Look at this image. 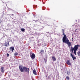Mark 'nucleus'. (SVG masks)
Instances as JSON below:
<instances>
[{"mask_svg":"<svg viewBox=\"0 0 80 80\" xmlns=\"http://www.w3.org/2000/svg\"><path fill=\"white\" fill-rule=\"evenodd\" d=\"M66 78L67 79V80H69L70 79V78H69V77L68 76H67Z\"/></svg>","mask_w":80,"mask_h":80,"instance_id":"14","label":"nucleus"},{"mask_svg":"<svg viewBox=\"0 0 80 80\" xmlns=\"http://www.w3.org/2000/svg\"><path fill=\"white\" fill-rule=\"evenodd\" d=\"M44 61L45 60L46 63V62H47V59H45V58H44Z\"/></svg>","mask_w":80,"mask_h":80,"instance_id":"17","label":"nucleus"},{"mask_svg":"<svg viewBox=\"0 0 80 80\" xmlns=\"http://www.w3.org/2000/svg\"><path fill=\"white\" fill-rule=\"evenodd\" d=\"M7 56L8 57H9V54L8 53L7 54Z\"/></svg>","mask_w":80,"mask_h":80,"instance_id":"18","label":"nucleus"},{"mask_svg":"<svg viewBox=\"0 0 80 80\" xmlns=\"http://www.w3.org/2000/svg\"><path fill=\"white\" fill-rule=\"evenodd\" d=\"M62 42H63V43H65L66 44H68V46L70 49V51H71L72 53H74L75 55H77V51L78 49L79 45H75L74 47L73 48V47L72 46L71 42H70V41H69L66 35H65V33L64 34V36L62 38Z\"/></svg>","mask_w":80,"mask_h":80,"instance_id":"1","label":"nucleus"},{"mask_svg":"<svg viewBox=\"0 0 80 80\" xmlns=\"http://www.w3.org/2000/svg\"><path fill=\"white\" fill-rule=\"evenodd\" d=\"M33 73L35 75H37V73L36 72V70L35 69H34L33 70Z\"/></svg>","mask_w":80,"mask_h":80,"instance_id":"8","label":"nucleus"},{"mask_svg":"<svg viewBox=\"0 0 80 80\" xmlns=\"http://www.w3.org/2000/svg\"><path fill=\"white\" fill-rule=\"evenodd\" d=\"M40 53L41 54H42V53H44V51L43 50H41Z\"/></svg>","mask_w":80,"mask_h":80,"instance_id":"11","label":"nucleus"},{"mask_svg":"<svg viewBox=\"0 0 80 80\" xmlns=\"http://www.w3.org/2000/svg\"><path fill=\"white\" fill-rule=\"evenodd\" d=\"M19 68L20 71L21 72H26V73H28V74H29V73H30L29 70L30 69L29 68H27L26 67H24L23 68L22 66H19Z\"/></svg>","mask_w":80,"mask_h":80,"instance_id":"2","label":"nucleus"},{"mask_svg":"<svg viewBox=\"0 0 80 80\" xmlns=\"http://www.w3.org/2000/svg\"><path fill=\"white\" fill-rule=\"evenodd\" d=\"M4 45L5 46V47H9L10 46L9 42H5L4 44Z\"/></svg>","mask_w":80,"mask_h":80,"instance_id":"6","label":"nucleus"},{"mask_svg":"<svg viewBox=\"0 0 80 80\" xmlns=\"http://www.w3.org/2000/svg\"><path fill=\"white\" fill-rule=\"evenodd\" d=\"M62 33H63V32H65V31L64 30V29H62Z\"/></svg>","mask_w":80,"mask_h":80,"instance_id":"16","label":"nucleus"},{"mask_svg":"<svg viewBox=\"0 0 80 80\" xmlns=\"http://www.w3.org/2000/svg\"><path fill=\"white\" fill-rule=\"evenodd\" d=\"M21 31H22V32H24L25 29H24V28H22L21 29Z\"/></svg>","mask_w":80,"mask_h":80,"instance_id":"15","label":"nucleus"},{"mask_svg":"<svg viewBox=\"0 0 80 80\" xmlns=\"http://www.w3.org/2000/svg\"><path fill=\"white\" fill-rule=\"evenodd\" d=\"M1 72L2 73H3L5 71H4V67H1Z\"/></svg>","mask_w":80,"mask_h":80,"instance_id":"5","label":"nucleus"},{"mask_svg":"<svg viewBox=\"0 0 80 80\" xmlns=\"http://www.w3.org/2000/svg\"><path fill=\"white\" fill-rule=\"evenodd\" d=\"M62 35L63 36V35H64V32H62Z\"/></svg>","mask_w":80,"mask_h":80,"instance_id":"21","label":"nucleus"},{"mask_svg":"<svg viewBox=\"0 0 80 80\" xmlns=\"http://www.w3.org/2000/svg\"><path fill=\"white\" fill-rule=\"evenodd\" d=\"M30 57L32 59H34L35 58V55L33 53L32 55H30Z\"/></svg>","mask_w":80,"mask_h":80,"instance_id":"4","label":"nucleus"},{"mask_svg":"<svg viewBox=\"0 0 80 80\" xmlns=\"http://www.w3.org/2000/svg\"><path fill=\"white\" fill-rule=\"evenodd\" d=\"M73 38H72V41L73 42Z\"/></svg>","mask_w":80,"mask_h":80,"instance_id":"22","label":"nucleus"},{"mask_svg":"<svg viewBox=\"0 0 80 80\" xmlns=\"http://www.w3.org/2000/svg\"><path fill=\"white\" fill-rule=\"evenodd\" d=\"M77 53H78V56H80V51H78V52Z\"/></svg>","mask_w":80,"mask_h":80,"instance_id":"12","label":"nucleus"},{"mask_svg":"<svg viewBox=\"0 0 80 80\" xmlns=\"http://www.w3.org/2000/svg\"><path fill=\"white\" fill-rule=\"evenodd\" d=\"M14 56H17L18 55V53H17V52H15L14 53Z\"/></svg>","mask_w":80,"mask_h":80,"instance_id":"13","label":"nucleus"},{"mask_svg":"<svg viewBox=\"0 0 80 80\" xmlns=\"http://www.w3.org/2000/svg\"><path fill=\"white\" fill-rule=\"evenodd\" d=\"M52 59L53 61H56V58L55 57L53 56L52 57Z\"/></svg>","mask_w":80,"mask_h":80,"instance_id":"9","label":"nucleus"},{"mask_svg":"<svg viewBox=\"0 0 80 80\" xmlns=\"http://www.w3.org/2000/svg\"><path fill=\"white\" fill-rule=\"evenodd\" d=\"M11 15H12V16H13V15H14V14H11Z\"/></svg>","mask_w":80,"mask_h":80,"instance_id":"23","label":"nucleus"},{"mask_svg":"<svg viewBox=\"0 0 80 80\" xmlns=\"http://www.w3.org/2000/svg\"><path fill=\"white\" fill-rule=\"evenodd\" d=\"M70 56H71V57L72 58L73 60H75L77 59V58L75 57V56L72 54V53H71Z\"/></svg>","mask_w":80,"mask_h":80,"instance_id":"3","label":"nucleus"},{"mask_svg":"<svg viewBox=\"0 0 80 80\" xmlns=\"http://www.w3.org/2000/svg\"><path fill=\"white\" fill-rule=\"evenodd\" d=\"M66 63L68 65H71V63L69 60H67Z\"/></svg>","mask_w":80,"mask_h":80,"instance_id":"7","label":"nucleus"},{"mask_svg":"<svg viewBox=\"0 0 80 80\" xmlns=\"http://www.w3.org/2000/svg\"><path fill=\"white\" fill-rule=\"evenodd\" d=\"M67 73L68 75L69 74H68V71H67Z\"/></svg>","mask_w":80,"mask_h":80,"instance_id":"19","label":"nucleus"},{"mask_svg":"<svg viewBox=\"0 0 80 80\" xmlns=\"http://www.w3.org/2000/svg\"><path fill=\"white\" fill-rule=\"evenodd\" d=\"M35 21L36 23L37 22H38V21H37H37L35 20V21Z\"/></svg>","mask_w":80,"mask_h":80,"instance_id":"20","label":"nucleus"},{"mask_svg":"<svg viewBox=\"0 0 80 80\" xmlns=\"http://www.w3.org/2000/svg\"><path fill=\"white\" fill-rule=\"evenodd\" d=\"M10 50H11V49L12 52H13V51L14 50V47H12L10 48Z\"/></svg>","mask_w":80,"mask_h":80,"instance_id":"10","label":"nucleus"}]
</instances>
